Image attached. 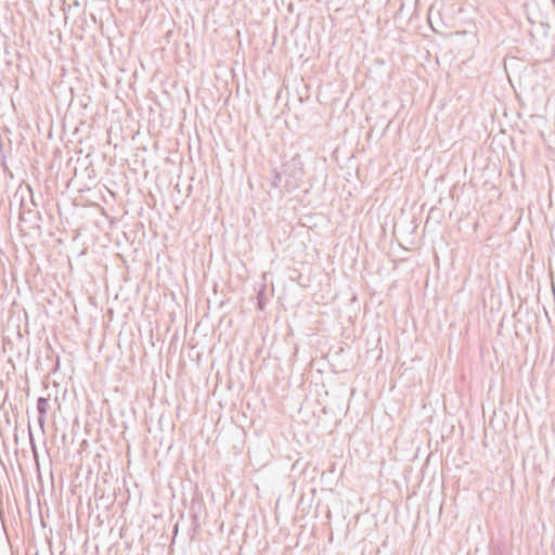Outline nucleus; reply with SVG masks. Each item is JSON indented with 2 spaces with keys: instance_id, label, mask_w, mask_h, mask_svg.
<instances>
[{
  "instance_id": "obj_1",
  "label": "nucleus",
  "mask_w": 555,
  "mask_h": 555,
  "mask_svg": "<svg viewBox=\"0 0 555 555\" xmlns=\"http://www.w3.org/2000/svg\"><path fill=\"white\" fill-rule=\"evenodd\" d=\"M272 173L273 188L281 189L284 192L297 190L306 175L301 155L298 152L294 153L289 159L282 163L281 169L273 168Z\"/></svg>"
},
{
  "instance_id": "obj_2",
  "label": "nucleus",
  "mask_w": 555,
  "mask_h": 555,
  "mask_svg": "<svg viewBox=\"0 0 555 555\" xmlns=\"http://www.w3.org/2000/svg\"><path fill=\"white\" fill-rule=\"evenodd\" d=\"M202 501L192 500L190 504V516L192 519V528L194 533L199 529V514H201Z\"/></svg>"
},
{
  "instance_id": "obj_3",
  "label": "nucleus",
  "mask_w": 555,
  "mask_h": 555,
  "mask_svg": "<svg viewBox=\"0 0 555 555\" xmlns=\"http://www.w3.org/2000/svg\"><path fill=\"white\" fill-rule=\"evenodd\" d=\"M49 408V400L44 397H39L37 399V411H38V423L41 428H43L46 423V415Z\"/></svg>"
},
{
  "instance_id": "obj_4",
  "label": "nucleus",
  "mask_w": 555,
  "mask_h": 555,
  "mask_svg": "<svg viewBox=\"0 0 555 555\" xmlns=\"http://www.w3.org/2000/svg\"><path fill=\"white\" fill-rule=\"evenodd\" d=\"M258 308L260 310H263V302H262V300L260 298H258Z\"/></svg>"
},
{
  "instance_id": "obj_5",
  "label": "nucleus",
  "mask_w": 555,
  "mask_h": 555,
  "mask_svg": "<svg viewBox=\"0 0 555 555\" xmlns=\"http://www.w3.org/2000/svg\"><path fill=\"white\" fill-rule=\"evenodd\" d=\"M172 533H173L175 537L177 535V533H178V524L175 525V527L172 529Z\"/></svg>"
},
{
  "instance_id": "obj_6",
  "label": "nucleus",
  "mask_w": 555,
  "mask_h": 555,
  "mask_svg": "<svg viewBox=\"0 0 555 555\" xmlns=\"http://www.w3.org/2000/svg\"><path fill=\"white\" fill-rule=\"evenodd\" d=\"M34 218L37 219V220H40L41 219V216L40 214L37 211L35 215H34Z\"/></svg>"
}]
</instances>
